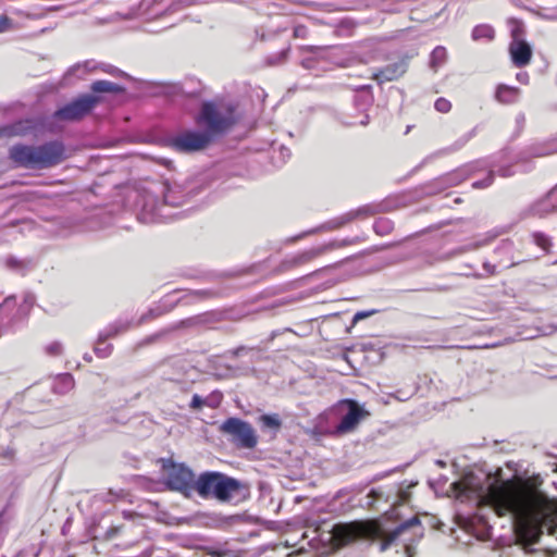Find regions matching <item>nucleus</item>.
<instances>
[{
	"label": "nucleus",
	"mask_w": 557,
	"mask_h": 557,
	"mask_svg": "<svg viewBox=\"0 0 557 557\" xmlns=\"http://www.w3.org/2000/svg\"><path fill=\"white\" fill-rule=\"evenodd\" d=\"M479 505L493 509L498 517L510 515L513 530L523 544L539 541L544 529L557 539V499L549 498L534 481L515 476L502 480L486 476L476 491Z\"/></svg>",
	"instance_id": "1"
},
{
	"label": "nucleus",
	"mask_w": 557,
	"mask_h": 557,
	"mask_svg": "<svg viewBox=\"0 0 557 557\" xmlns=\"http://www.w3.org/2000/svg\"><path fill=\"white\" fill-rule=\"evenodd\" d=\"M382 536L375 521L356 520L336 523L331 530L330 545L333 549H341L359 539Z\"/></svg>",
	"instance_id": "2"
},
{
	"label": "nucleus",
	"mask_w": 557,
	"mask_h": 557,
	"mask_svg": "<svg viewBox=\"0 0 557 557\" xmlns=\"http://www.w3.org/2000/svg\"><path fill=\"white\" fill-rule=\"evenodd\" d=\"M202 497H213L221 502L230 500L240 490V483L219 472H206L195 483Z\"/></svg>",
	"instance_id": "3"
},
{
	"label": "nucleus",
	"mask_w": 557,
	"mask_h": 557,
	"mask_svg": "<svg viewBox=\"0 0 557 557\" xmlns=\"http://www.w3.org/2000/svg\"><path fill=\"white\" fill-rule=\"evenodd\" d=\"M197 122L205 125L212 136L221 134L234 124V108L223 100L205 102Z\"/></svg>",
	"instance_id": "4"
},
{
	"label": "nucleus",
	"mask_w": 557,
	"mask_h": 557,
	"mask_svg": "<svg viewBox=\"0 0 557 557\" xmlns=\"http://www.w3.org/2000/svg\"><path fill=\"white\" fill-rule=\"evenodd\" d=\"M163 469L166 472L168 485L172 490L187 493L196 483L193 471L183 463L166 460L163 462Z\"/></svg>",
	"instance_id": "5"
},
{
	"label": "nucleus",
	"mask_w": 557,
	"mask_h": 557,
	"mask_svg": "<svg viewBox=\"0 0 557 557\" xmlns=\"http://www.w3.org/2000/svg\"><path fill=\"white\" fill-rule=\"evenodd\" d=\"M221 430L233 436V441L242 447L253 448L257 444V436L253 429L245 421L237 418H230L223 422Z\"/></svg>",
	"instance_id": "6"
},
{
	"label": "nucleus",
	"mask_w": 557,
	"mask_h": 557,
	"mask_svg": "<svg viewBox=\"0 0 557 557\" xmlns=\"http://www.w3.org/2000/svg\"><path fill=\"white\" fill-rule=\"evenodd\" d=\"M98 101V98L92 96H85L69 103L55 112V117L64 121L79 120L90 112L92 107Z\"/></svg>",
	"instance_id": "7"
},
{
	"label": "nucleus",
	"mask_w": 557,
	"mask_h": 557,
	"mask_svg": "<svg viewBox=\"0 0 557 557\" xmlns=\"http://www.w3.org/2000/svg\"><path fill=\"white\" fill-rule=\"evenodd\" d=\"M341 404L346 405L348 408L347 413L343 417L341 423L336 428V432L344 434L354 431L358 423L366 417L369 416V412L360 406L356 400L345 399L342 400Z\"/></svg>",
	"instance_id": "8"
},
{
	"label": "nucleus",
	"mask_w": 557,
	"mask_h": 557,
	"mask_svg": "<svg viewBox=\"0 0 557 557\" xmlns=\"http://www.w3.org/2000/svg\"><path fill=\"white\" fill-rule=\"evenodd\" d=\"M212 135L199 132H187L174 139V147L181 151H196L203 149L212 140Z\"/></svg>",
	"instance_id": "9"
},
{
	"label": "nucleus",
	"mask_w": 557,
	"mask_h": 557,
	"mask_svg": "<svg viewBox=\"0 0 557 557\" xmlns=\"http://www.w3.org/2000/svg\"><path fill=\"white\" fill-rule=\"evenodd\" d=\"M38 157L37 168H49L63 160L64 148L59 143H50L40 147H36Z\"/></svg>",
	"instance_id": "10"
},
{
	"label": "nucleus",
	"mask_w": 557,
	"mask_h": 557,
	"mask_svg": "<svg viewBox=\"0 0 557 557\" xmlns=\"http://www.w3.org/2000/svg\"><path fill=\"white\" fill-rule=\"evenodd\" d=\"M512 37L509 47L511 60L518 66L527 65L531 60L532 49L528 42L519 38L517 29L512 32Z\"/></svg>",
	"instance_id": "11"
},
{
	"label": "nucleus",
	"mask_w": 557,
	"mask_h": 557,
	"mask_svg": "<svg viewBox=\"0 0 557 557\" xmlns=\"http://www.w3.org/2000/svg\"><path fill=\"white\" fill-rule=\"evenodd\" d=\"M11 159L21 166L25 168H37V154L36 147L28 146H14L10 150Z\"/></svg>",
	"instance_id": "12"
},
{
	"label": "nucleus",
	"mask_w": 557,
	"mask_h": 557,
	"mask_svg": "<svg viewBox=\"0 0 557 557\" xmlns=\"http://www.w3.org/2000/svg\"><path fill=\"white\" fill-rule=\"evenodd\" d=\"M414 524H419V520L417 518H412L409 521L396 528L393 532H391L387 536L383 539V542L381 544V550H386L393 541H395L406 529Z\"/></svg>",
	"instance_id": "13"
},
{
	"label": "nucleus",
	"mask_w": 557,
	"mask_h": 557,
	"mask_svg": "<svg viewBox=\"0 0 557 557\" xmlns=\"http://www.w3.org/2000/svg\"><path fill=\"white\" fill-rule=\"evenodd\" d=\"M91 89L95 92H117L121 90L119 86L104 81L95 82L91 85Z\"/></svg>",
	"instance_id": "14"
},
{
	"label": "nucleus",
	"mask_w": 557,
	"mask_h": 557,
	"mask_svg": "<svg viewBox=\"0 0 557 557\" xmlns=\"http://www.w3.org/2000/svg\"><path fill=\"white\" fill-rule=\"evenodd\" d=\"M518 95V90L512 87H499L497 90V98L503 102L512 101Z\"/></svg>",
	"instance_id": "15"
},
{
	"label": "nucleus",
	"mask_w": 557,
	"mask_h": 557,
	"mask_svg": "<svg viewBox=\"0 0 557 557\" xmlns=\"http://www.w3.org/2000/svg\"><path fill=\"white\" fill-rule=\"evenodd\" d=\"M472 37L475 40L481 38L492 39L494 37V30L488 25H480L473 29Z\"/></svg>",
	"instance_id": "16"
},
{
	"label": "nucleus",
	"mask_w": 557,
	"mask_h": 557,
	"mask_svg": "<svg viewBox=\"0 0 557 557\" xmlns=\"http://www.w3.org/2000/svg\"><path fill=\"white\" fill-rule=\"evenodd\" d=\"M261 423L269 429L278 430L281 428V420L277 414H263L260 418Z\"/></svg>",
	"instance_id": "17"
},
{
	"label": "nucleus",
	"mask_w": 557,
	"mask_h": 557,
	"mask_svg": "<svg viewBox=\"0 0 557 557\" xmlns=\"http://www.w3.org/2000/svg\"><path fill=\"white\" fill-rule=\"evenodd\" d=\"M435 108L440 112H448L450 109V102L447 101L446 99H438L435 102Z\"/></svg>",
	"instance_id": "18"
},
{
	"label": "nucleus",
	"mask_w": 557,
	"mask_h": 557,
	"mask_svg": "<svg viewBox=\"0 0 557 557\" xmlns=\"http://www.w3.org/2000/svg\"><path fill=\"white\" fill-rule=\"evenodd\" d=\"M446 57V51L444 48L442 47H438L436 49H434L433 53H432V60L433 62L435 61H442L444 60Z\"/></svg>",
	"instance_id": "19"
},
{
	"label": "nucleus",
	"mask_w": 557,
	"mask_h": 557,
	"mask_svg": "<svg viewBox=\"0 0 557 557\" xmlns=\"http://www.w3.org/2000/svg\"><path fill=\"white\" fill-rule=\"evenodd\" d=\"M11 26L10 20L5 16H0V33L9 29Z\"/></svg>",
	"instance_id": "20"
},
{
	"label": "nucleus",
	"mask_w": 557,
	"mask_h": 557,
	"mask_svg": "<svg viewBox=\"0 0 557 557\" xmlns=\"http://www.w3.org/2000/svg\"><path fill=\"white\" fill-rule=\"evenodd\" d=\"M456 485L461 490V492H467V491L473 490L471 481L459 482Z\"/></svg>",
	"instance_id": "21"
},
{
	"label": "nucleus",
	"mask_w": 557,
	"mask_h": 557,
	"mask_svg": "<svg viewBox=\"0 0 557 557\" xmlns=\"http://www.w3.org/2000/svg\"><path fill=\"white\" fill-rule=\"evenodd\" d=\"M201 405H202V400H201V398H200L198 395H195V396L193 397L191 406H193L194 408H200V407H201Z\"/></svg>",
	"instance_id": "22"
},
{
	"label": "nucleus",
	"mask_w": 557,
	"mask_h": 557,
	"mask_svg": "<svg viewBox=\"0 0 557 557\" xmlns=\"http://www.w3.org/2000/svg\"><path fill=\"white\" fill-rule=\"evenodd\" d=\"M381 76L386 79V81H392L396 77V75L394 73H389L388 70L384 71L381 73Z\"/></svg>",
	"instance_id": "23"
},
{
	"label": "nucleus",
	"mask_w": 557,
	"mask_h": 557,
	"mask_svg": "<svg viewBox=\"0 0 557 557\" xmlns=\"http://www.w3.org/2000/svg\"><path fill=\"white\" fill-rule=\"evenodd\" d=\"M370 314H371V312H363V311L357 312L355 314V320H360V319L367 318Z\"/></svg>",
	"instance_id": "24"
}]
</instances>
